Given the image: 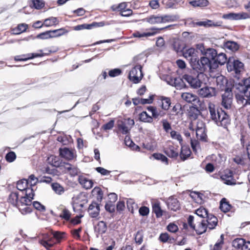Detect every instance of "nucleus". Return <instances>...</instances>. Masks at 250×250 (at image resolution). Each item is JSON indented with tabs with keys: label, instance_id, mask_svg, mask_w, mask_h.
<instances>
[{
	"label": "nucleus",
	"instance_id": "f257e3e1",
	"mask_svg": "<svg viewBox=\"0 0 250 250\" xmlns=\"http://www.w3.org/2000/svg\"><path fill=\"white\" fill-rule=\"evenodd\" d=\"M233 88L237 91L236 98L238 104L250 105V84H248V80L235 83Z\"/></svg>",
	"mask_w": 250,
	"mask_h": 250
},
{
	"label": "nucleus",
	"instance_id": "f03ea898",
	"mask_svg": "<svg viewBox=\"0 0 250 250\" xmlns=\"http://www.w3.org/2000/svg\"><path fill=\"white\" fill-rule=\"evenodd\" d=\"M208 108L209 111L210 118L218 126L227 127L229 124L230 120L228 114L222 109L216 110L215 105L209 103Z\"/></svg>",
	"mask_w": 250,
	"mask_h": 250
},
{
	"label": "nucleus",
	"instance_id": "7ed1b4c3",
	"mask_svg": "<svg viewBox=\"0 0 250 250\" xmlns=\"http://www.w3.org/2000/svg\"><path fill=\"white\" fill-rule=\"evenodd\" d=\"M191 66L194 70L201 74H203V72L207 70L214 68L213 65L211 64L210 60L204 57H201L197 61L195 60L194 62H192Z\"/></svg>",
	"mask_w": 250,
	"mask_h": 250
},
{
	"label": "nucleus",
	"instance_id": "20e7f679",
	"mask_svg": "<svg viewBox=\"0 0 250 250\" xmlns=\"http://www.w3.org/2000/svg\"><path fill=\"white\" fill-rule=\"evenodd\" d=\"M227 67L228 71H234L237 75L243 70L244 64L238 60L229 58L227 62Z\"/></svg>",
	"mask_w": 250,
	"mask_h": 250
},
{
	"label": "nucleus",
	"instance_id": "39448f33",
	"mask_svg": "<svg viewBox=\"0 0 250 250\" xmlns=\"http://www.w3.org/2000/svg\"><path fill=\"white\" fill-rule=\"evenodd\" d=\"M203 75V74L199 73L197 76L194 77L189 74H185L183 75V79L191 88L197 89L201 86L202 82L199 79V77Z\"/></svg>",
	"mask_w": 250,
	"mask_h": 250
},
{
	"label": "nucleus",
	"instance_id": "423d86ee",
	"mask_svg": "<svg viewBox=\"0 0 250 250\" xmlns=\"http://www.w3.org/2000/svg\"><path fill=\"white\" fill-rule=\"evenodd\" d=\"M143 76L141 65H135L130 71L128 75L129 79L134 83H138Z\"/></svg>",
	"mask_w": 250,
	"mask_h": 250
},
{
	"label": "nucleus",
	"instance_id": "0eeeda50",
	"mask_svg": "<svg viewBox=\"0 0 250 250\" xmlns=\"http://www.w3.org/2000/svg\"><path fill=\"white\" fill-rule=\"evenodd\" d=\"M222 105L225 109H230L232 102V93L231 88L228 87L225 89V93L222 95Z\"/></svg>",
	"mask_w": 250,
	"mask_h": 250
},
{
	"label": "nucleus",
	"instance_id": "6e6552de",
	"mask_svg": "<svg viewBox=\"0 0 250 250\" xmlns=\"http://www.w3.org/2000/svg\"><path fill=\"white\" fill-rule=\"evenodd\" d=\"M196 133L197 138L198 139L204 142L207 141V135L206 132L205 125L202 121L197 120Z\"/></svg>",
	"mask_w": 250,
	"mask_h": 250
},
{
	"label": "nucleus",
	"instance_id": "1a4fd4ad",
	"mask_svg": "<svg viewBox=\"0 0 250 250\" xmlns=\"http://www.w3.org/2000/svg\"><path fill=\"white\" fill-rule=\"evenodd\" d=\"M181 97L185 102L193 105H200V101L198 96L190 92L182 93Z\"/></svg>",
	"mask_w": 250,
	"mask_h": 250
},
{
	"label": "nucleus",
	"instance_id": "9d476101",
	"mask_svg": "<svg viewBox=\"0 0 250 250\" xmlns=\"http://www.w3.org/2000/svg\"><path fill=\"white\" fill-rule=\"evenodd\" d=\"M185 81L183 79L180 77L173 78L168 76L166 79L167 83L172 86L176 87L177 89H182L185 87L186 85L184 83Z\"/></svg>",
	"mask_w": 250,
	"mask_h": 250
},
{
	"label": "nucleus",
	"instance_id": "9b49d317",
	"mask_svg": "<svg viewBox=\"0 0 250 250\" xmlns=\"http://www.w3.org/2000/svg\"><path fill=\"white\" fill-rule=\"evenodd\" d=\"M220 178L227 185H233L236 184V180L233 178V173L231 170H225L221 174Z\"/></svg>",
	"mask_w": 250,
	"mask_h": 250
},
{
	"label": "nucleus",
	"instance_id": "f8f14e48",
	"mask_svg": "<svg viewBox=\"0 0 250 250\" xmlns=\"http://www.w3.org/2000/svg\"><path fill=\"white\" fill-rule=\"evenodd\" d=\"M60 154L62 157L67 160H71L76 156L75 150L66 147L60 148Z\"/></svg>",
	"mask_w": 250,
	"mask_h": 250
},
{
	"label": "nucleus",
	"instance_id": "ddd939ff",
	"mask_svg": "<svg viewBox=\"0 0 250 250\" xmlns=\"http://www.w3.org/2000/svg\"><path fill=\"white\" fill-rule=\"evenodd\" d=\"M198 94L204 98H210L216 94L215 89L212 87L205 86L200 89L198 91Z\"/></svg>",
	"mask_w": 250,
	"mask_h": 250
},
{
	"label": "nucleus",
	"instance_id": "4468645a",
	"mask_svg": "<svg viewBox=\"0 0 250 250\" xmlns=\"http://www.w3.org/2000/svg\"><path fill=\"white\" fill-rule=\"evenodd\" d=\"M169 26H168L165 28H160V29L154 28V27L151 28L150 29V30L151 31H152L151 32H140L139 31H135V32H134L132 34V36L134 38H139L152 36L155 35L157 33V32L156 31V30H162V29H164L165 28H167Z\"/></svg>",
	"mask_w": 250,
	"mask_h": 250
},
{
	"label": "nucleus",
	"instance_id": "2eb2a0df",
	"mask_svg": "<svg viewBox=\"0 0 250 250\" xmlns=\"http://www.w3.org/2000/svg\"><path fill=\"white\" fill-rule=\"evenodd\" d=\"M197 51L194 48H189L186 49L183 52V56L190 60V64L191 65L192 62H194L195 60H196L197 57Z\"/></svg>",
	"mask_w": 250,
	"mask_h": 250
},
{
	"label": "nucleus",
	"instance_id": "dca6fc26",
	"mask_svg": "<svg viewBox=\"0 0 250 250\" xmlns=\"http://www.w3.org/2000/svg\"><path fill=\"white\" fill-rule=\"evenodd\" d=\"M147 109L151 113L153 119H159L166 114L165 110L158 109L156 107L150 106L147 107Z\"/></svg>",
	"mask_w": 250,
	"mask_h": 250
},
{
	"label": "nucleus",
	"instance_id": "f3484780",
	"mask_svg": "<svg viewBox=\"0 0 250 250\" xmlns=\"http://www.w3.org/2000/svg\"><path fill=\"white\" fill-rule=\"evenodd\" d=\"M168 208L173 211H176L180 209V206L178 200L173 197H170L167 200Z\"/></svg>",
	"mask_w": 250,
	"mask_h": 250
},
{
	"label": "nucleus",
	"instance_id": "a211bd4d",
	"mask_svg": "<svg viewBox=\"0 0 250 250\" xmlns=\"http://www.w3.org/2000/svg\"><path fill=\"white\" fill-rule=\"evenodd\" d=\"M206 218L205 220L207 223L208 228L209 230L214 229L218 223L217 218L212 214H209Z\"/></svg>",
	"mask_w": 250,
	"mask_h": 250
},
{
	"label": "nucleus",
	"instance_id": "6ab92c4d",
	"mask_svg": "<svg viewBox=\"0 0 250 250\" xmlns=\"http://www.w3.org/2000/svg\"><path fill=\"white\" fill-rule=\"evenodd\" d=\"M80 184L85 189H90L93 187V182L83 175H80L78 178Z\"/></svg>",
	"mask_w": 250,
	"mask_h": 250
},
{
	"label": "nucleus",
	"instance_id": "aec40b11",
	"mask_svg": "<svg viewBox=\"0 0 250 250\" xmlns=\"http://www.w3.org/2000/svg\"><path fill=\"white\" fill-rule=\"evenodd\" d=\"M100 207L96 202H92L89 206L88 211L93 218L97 217L99 213Z\"/></svg>",
	"mask_w": 250,
	"mask_h": 250
},
{
	"label": "nucleus",
	"instance_id": "412c9836",
	"mask_svg": "<svg viewBox=\"0 0 250 250\" xmlns=\"http://www.w3.org/2000/svg\"><path fill=\"white\" fill-rule=\"evenodd\" d=\"M164 152L168 157L171 158H176L178 155L177 148L171 145H169L165 148Z\"/></svg>",
	"mask_w": 250,
	"mask_h": 250
},
{
	"label": "nucleus",
	"instance_id": "4be33fe9",
	"mask_svg": "<svg viewBox=\"0 0 250 250\" xmlns=\"http://www.w3.org/2000/svg\"><path fill=\"white\" fill-rule=\"evenodd\" d=\"M208 229L207 223L204 219L202 220L201 221L198 223L197 226H195L194 230L198 234H202L205 232Z\"/></svg>",
	"mask_w": 250,
	"mask_h": 250
},
{
	"label": "nucleus",
	"instance_id": "5701e85b",
	"mask_svg": "<svg viewBox=\"0 0 250 250\" xmlns=\"http://www.w3.org/2000/svg\"><path fill=\"white\" fill-rule=\"evenodd\" d=\"M227 57L226 54L224 53H219L217 54L216 57L213 61V64L214 68L217 66V64L220 65L224 64L227 62Z\"/></svg>",
	"mask_w": 250,
	"mask_h": 250
},
{
	"label": "nucleus",
	"instance_id": "b1692460",
	"mask_svg": "<svg viewBox=\"0 0 250 250\" xmlns=\"http://www.w3.org/2000/svg\"><path fill=\"white\" fill-rule=\"evenodd\" d=\"M47 161L48 163L53 167H58L62 166V161L57 156L50 155L48 157Z\"/></svg>",
	"mask_w": 250,
	"mask_h": 250
},
{
	"label": "nucleus",
	"instance_id": "393cba45",
	"mask_svg": "<svg viewBox=\"0 0 250 250\" xmlns=\"http://www.w3.org/2000/svg\"><path fill=\"white\" fill-rule=\"evenodd\" d=\"M217 53L214 49L213 48H208L206 51H204V57H207L211 62L214 61Z\"/></svg>",
	"mask_w": 250,
	"mask_h": 250
},
{
	"label": "nucleus",
	"instance_id": "a878e982",
	"mask_svg": "<svg viewBox=\"0 0 250 250\" xmlns=\"http://www.w3.org/2000/svg\"><path fill=\"white\" fill-rule=\"evenodd\" d=\"M144 21L151 24L162 23L160 16L151 15L144 19Z\"/></svg>",
	"mask_w": 250,
	"mask_h": 250
},
{
	"label": "nucleus",
	"instance_id": "bb28decb",
	"mask_svg": "<svg viewBox=\"0 0 250 250\" xmlns=\"http://www.w3.org/2000/svg\"><path fill=\"white\" fill-rule=\"evenodd\" d=\"M64 167L67 171H69V174L72 176L78 175L80 172V170L77 167H72L69 163H65L64 165Z\"/></svg>",
	"mask_w": 250,
	"mask_h": 250
},
{
	"label": "nucleus",
	"instance_id": "cd10ccee",
	"mask_svg": "<svg viewBox=\"0 0 250 250\" xmlns=\"http://www.w3.org/2000/svg\"><path fill=\"white\" fill-rule=\"evenodd\" d=\"M224 47L227 49L235 52L238 50L239 45L235 42L227 41L225 43Z\"/></svg>",
	"mask_w": 250,
	"mask_h": 250
},
{
	"label": "nucleus",
	"instance_id": "c85d7f7f",
	"mask_svg": "<svg viewBox=\"0 0 250 250\" xmlns=\"http://www.w3.org/2000/svg\"><path fill=\"white\" fill-rule=\"evenodd\" d=\"M161 101V107L164 110H167L171 104V100L169 98L161 96L160 97Z\"/></svg>",
	"mask_w": 250,
	"mask_h": 250
},
{
	"label": "nucleus",
	"instance_id": "c756f323",
	"mask_svg": "<svg viewBox=\"0 0 250 250\" xmlns=\"http://www.w3.org/2000/svg\"><path fill=\"white\" fill-rule=\"evenodd\" d=\"M51 188L55 193L59 195L62 194L65 191L64 188L58 183H52Z\"/></svg>",
	"mask_w": 250,
	"mask_h": 250
},
{
	"label": "nucleus",
	"instance_id": "7c9ffc66",
	"mask_svg": "<svg viewBox=\"0 0 250 250\" xmlns=\"http://www.w3.org/2000/svg\"><path fill=\"white\" fill-rule=\"evenodd\" d=\"M139 119L142 122L148 123H151L153 121L152 116H149L146 111H143L139 114Z\"/></svg>",
	"mask_w": 250,
	"mask_h": 250
},
{
	"label": "nucleus",
	"instance_id": "2f4dec72",
	"mask_svg": "<svg viewBox=\"0 0 250 250\" xmlns=\"http://www.w3.org/2000/svg\"><path fill=\"white\" fill-rule=\"evenodd\" d=\"M217 85L218 86V88L223 90L226 87L225 84H228L227 79L222 76H218L216 78V80Z\"/></svg>",
	"mask_w": 250,
	"mask_h": 250
},
{
	"label": "nucleus",
	"instance_id": "473e14b6",
	"mask_svg": "<svg viewBox=\"0 0 250 250\" xmlns=\"http://www.w3.org/2000/svg\"><path fill=\"white\" fill-rule=\"evenodd\" d=\"M107 230L106 223L104 221H100L95 227V230L99 234H103Z\"/></svg>",
	"mask_w": 250,
	"mask_h": 250
},
{
	"label": "nucleus",
	"instance_id": "72a5a7b5",
	"mask_svg": "<svg viewBox=\"0 0 250 250\" xmlns=\"http://www.w3.org/2000/svg\"><path fill=\"white\" fill-rule=\"evenodd\" d=\"M189 3L193 7H206L209 4L208 0H195L190 1Z\"/></svg>",
	"mask_w": 250,
	"mask_h": 250
},
{
	"label": "nucleus",
	"instance_id": "f704fd0d",
	"mask_svg": "<svg viewBox=\"0 0 250 250\" xmlns=\"http://www.w3.org/2000/svg\"><path fill=\"white\" fill-rule=\"evenodd\" d=\"M59 22V21L57 18L51 17L44 20V25L46 27H49L57 25Z\"/></svg>",
	"mask_w": 250,
	"mask_h": 250
},
{
	"label": "nucleus",
	"instance_id": "c9c22d12",
	"mask_svg": "<svg viewBox=\"0 0 250 250\" xmlns=\"http://www.w3.org/2000/svg\"><path fill=\"white\" fill-rule=\"evenodd\" d=\"M190 154L191 151L189 147L186 146H182L181 147L180 157L183 160H185L187 159L188 157L190 156Z\"/></svg>",
	"mask_w": 250,
	"mask_h": 250
},
{
	"label": "nucleus",
	"instance_id": "e433bc0d",
	"mask_svg": "<svg viewBox=\"0 0 250 250\" xmlns=\"http://www.w3.org/2000/svg\"><path fill=\"white\" fill-rule=\"evenodd\" d=\"M40 243L47 249H49L54 244V243L52 241V239L51 238L49 239L47 238V235H44L43 239L40 240Z\"/></svg>",
	"mask_w": 250,
	"mask_h": 250
},
{
	"label": "nucleus",
	"instance_id": "4c0bfd02",
	"mask_svg": "<svg viewBox=\"0 0 250 250\" xmlns=\"http://www.w3.org/2000/svg\"><path fill=\"white\" fill-rule=\"evenodd\" d=\"M51 35V38H57L64 35L67 33V31L64 28H62L58 29L50 30Z\"/></svg>",
	"mask_w": 250,
	"mask_h": 250
},
{
	"label": "nucleus",
	"instance_id": "58836bf2",
	"mask_svg": "<svg viewBox=\"0 0 250 250\" xmlns=\"http://www.w3.org/2000/svg\"><path fill=\"white\" fill-rule=\"evenodd\" d=\"M245 242V240L242 238L235 239L232 241V246L236 249L243 250Z\"/></svg>",
	"mask_w": 250,
	"mask_h": 250
},
{
	"label": "nucleus",
	"instance_id": "ea45409f",
	"mask_svg": "<svg viewBox=\"0 0 250 250\" xmlns=\"http://www.w3.org/2000/svg\"><path fill=\"white\" fill-rule=\"evenodd\" d=\"M199 26H204L206 27L210 26H219L221 25V23L219 22H214L210 20H206L205 21H199L197 23Z\"/></svg>",
	"mask_w": 250,
	"mask_h": 250
},
{
	"label": "nucleus",
	"instance_id": "a19ab883",
	"mask_svg": "<svg viewBox=\"0 0 250 250\" xmlns=\"http://www.w3.org/2000/svg\"><path fill=\"white\" fill-rule=\"evenodd\" d=\"M18 199V194L17 192H12L8 198V202L12 204L13 206H18L19 201Z\"/></svg>",
	"mask_w": 250,
	"mask_h": 250
},
{
	"label": "nucleus",
	"instance_id": "79ce46f5",
	"mask_svg": "<svg viewBox=\"0 0 250 250\" xmlns=\"http://www.w3.org/2000/svg\"><path fill=\"white\" fill-rule=\"evenodd\" d=\"M190 196L194 200L196 203L201 204L203 201V194L197 192H191Z\"/></svg>",
	"mask_w": 250,
	"mask_h": 250
},
{
	"label": "nucleus",
	"instance_id": "37998d69",
	"mask_svg": "<svg viewBox=\"0 0 250 250\" xmlns=\"http://www.w3.org/2000/svg\"><path fill=\"white\" fill-rule=\"evenodd\" d=\"M126 205L128 210L132 213L134 212V210L137 209L138 208L137 204L135 203L132 199H127Z\"/></svg>",
	"mask_w": 250,
	"mask_h": 250
},
{
	"label": "nucleus",
	"instance_id": "c03bdc74",
	"mask_svg": "<svg viewBox=\"0 0 250 250\" xmlns=\"http://www.w3.org/2000/svg\"><path fill=\"white\" fill-rule=\"evenodd\" d=\"M28 27L27 24L25 23H21L17 26V28L13 29V33L14 34L18 35L26 31Z\"/></svg>",
	"mask_w": 250,
	"mask_h": 250
},
{
	"label": "nucleus",
	"instance_id": "a18cd8bd",
	"mask_svg": "<svg viewBox=\"0 0 250 250\" xmlns=\"http://www.w3.org/2000/svg\"><path fill=\"white\" fill-rule=\"evenodd\" d=\"M162 23H166L168 22H172L176 21L178 17L174 15H163L160 16Z\"/></svg>",
	"mask_w": 250,
	"mask_h": 250
},
{
	"label": "nucleus",
	"instance_id": "49530a36",
	"mask_svg": "<svg viewBox=\"0 0 250 250\" xmlns=\"http://www.w3.org/2000/svg\"><path fill=\"white\" fill-rule=\"evenodd\" d=\"M118 128L123 134H127L130 130L129 127L127 125L124 121H119L118 123Z\"/></svg>",
	"mask_w": 250,
	"mask_h": 250
},
{
	"label": "nucleus",
	"instance_id": "de8ad7c7",
	"mask_svg": "<svg viewBox=\"0 0 250 250\" xmlns=\"http://www.w3.org/2000/svg\"><path fill=\"white\" fill-rule=\"evenodd\" d=\"M152 210L157 218L163 215V211L161 208L159 203H156L152 205Z\"/></svg>",
	"mask_w": 250,
	"mask_h": 250
},
{
	"label": "nucleus",
	"instance_id": "09e8293b",
	"mask_svg": "<svg viewBox=\"0 0 250 250\" xmlns=\"http://www.w3.org/2000/svg\"><path fill=\"white\" fill-rule=\"evenodd\" d=\"M231 206L228 202H226V199H222L220 202V208L223 212H226L230 209Z\"/></svg>",
	"mask_w": 250,
	"mask_h": 250
},
{
	"label": "nucleus",
	"instance_id": "8fccbe9b",
	"mask_svg": "<svg viewBox=\"0 0 250 250\" xmlns=\"http://www.w3.org/2000/svg\"><path fill=\"white\" fill-rule=\"evenodd\" d=\"M32 199H31L30 198L25 196L22 197L19 201V204L21 207H23L24 206H31Z\"/></svg>",
	"mask_w": 250,
	"mask_h": 250
},
{
	"label": "nucleus",
	"instance_id": "3c124183",
	"mask_svg": "<svg viewBox=\"0 0 250 250\" xmlns=\"http://www.w3.org/2000/svg\"><path fill=\"white\" fill-rule=\"evenodd\" d=\"M28 182L25 179L19 181L17 184V189L21 191H24L27 188Z\"/></svg>",
	"mask_w": 250,
	"mask_h": 250
},
{
	"label": "nucleus",
	"instance_id": "603ef678",
	"mask_svg": "<svg viewBox=\"0 0 250 250\" xmlns=\"http://www.w3.org/2000/svg\"><path fill=\"white\" fill-rule=\"evenodd\" d=\"M93 195L96 196L97 199L101 201L103 198V191L99 187H95L92 191Z\"/></svg>",
	"mask_w": 250,
	"mask_h": 250
},
{
	"label": "nucleus",
	"instance_id": "864d4df0",
	"mask_svg": "<svg viewBox=\"0 0 250 250\" xmlns=\"http://www.w3.org/2000/svg\"><path fill=\"white\" fill-rule=\"evenodd\" d=\"M195 213L198 216L202 218L207 217L209 215L208 210L203 207H200L196 209Z\"/></svg>",
	"mask_w": 250,
	"mask_h": 250
},
{
	"label": "nucleus",
	"instance_id": "5fc2aeb1",
	"mask_svg": "<svg viewBox=\"0 0 250 250\" xmlns=\"http://www.w3.org/2000/svg\"><path fill=\"white\" fill-rule=\"evenodd\" d=\"M21 214L25 215L27 213H30L32 211V206H24L23 207L20 206L19 204L18 206L17 207Z\"/></svg>",
	"mask_w": 250,
	"mask_h": 250
},
{
	"label": "nucleus",
	"instance_id": "6e6d98bb",
	"mask_svg": "<svg viewBox=\"0 0 250 250\" xmlns=\"http://www.w3.org/2000/svg\"><path fill=\"white\" fill-rule=\"evenodd\" d=\"M173 48L176 52H178L182 50L183 46L182 45L181 41L177 40L173 42Z\"/></svg>",
	"mask_w": 250,
	"mask_h": 250
},
{
	"label": "nucleus",
	"instance_id": "4d7b16f0",
	"mask_svg": "<svg viewBox=\"0 0 250 250\" xmlns=\"http://www.w3.org/2000/svg\"><path fill=\"white\" fill-rule=\"evenodd\" d=\"M170 134L171 137L173 139L177 140V141H178L179 142V143L180 144L182 142V141H183L182 137L179 133H178V132H177L176 131L172 130L170 132Z\"/></svg>",
	"mask_w": 250,
	"mask_h": 250
},
{
	"label": "nucleus",
	"instance_id": "13d9d810",
	"mask_svg": "<svg viewBox=\"0 0 250 250\" xmlns=\"http://www.w3.org/2000/svg\"><path fill=\"white\" fill-rule=\"evenodd\" d=\"M37 38L42 40H46L51 38L50 30L38 34Z\"/></svg>",
	"mask_w": 250,
	"mask_h": 250
},
{
	"label": "nucleus",
	"instance_id": "bf43d9fd",
	"mask_svg": "<svg viewBox=\"0 0 250 250\" xmlns=\"http://www.w3.org/2000/svg\"><path fill=\"white\" fill-rule=\"evenodd\" d=\"M233 161L237 164L245 165L246 164V160L241 156H237L233 158Z\"/></svg>",
	"mask_w": 250,
	"mask_h": 250
},
{
	"label": "nucleus",
	"instance_id": "052dcab7",
	"mask_svg": "<svg viewBox=\"0 0 250 250\" xmlns=\"http://www.w3.org/2000/svg\"><path fill=\"white\" fill-rule=\"evenodd\" d=\"M153 156L155 159L161 160L162 162L165 163L167 165L168 164V159L164 155L160 153H155Z\"/></svg>",
	"mask_w": 250,
	"mask_h": 250
},
{
	"label": "nucleus",
	"instance_id": "680f3d73",
	"mask_svg": "<svg viewBox=\"0 0 250 250\" xmlns=\"http://www.w3.org/2000/svg\"><path fill=\"white\" fill-rule=\"evenodd\" d=\"M70 216L71 213L66 208H63L62 214H60V217L66 220H69L70 218Z\"/></svg>",
	"mask_w": 250,
	"mask_h": 250
},
{
	"label": "nucleus",
	"instance_id": "e2e57ef3",
	"mask_svg": "<svg viewBox=\"0 0 250 250\" xmlns=\"http://www.w3.org/2000/svg\"><path fill=\"white\" fill-rule=\"evenodd\" d=\"M33 7L35 9H41L44 6V3L42 0H32Z\"/></svg>",
	"mask_w": 250,
	"mask_h": 250
},
{
	"label": "nucleus",
	"instance_id": "0e129e2a",
	"mask_svg": "<svg viewBox=\"0 0 250 250\" xmlns=\"http://www.w3.org/2000/svg\"><path fill=\"white\" fill-rule=\"evenodd\" d=\"M224 241V235L222 234L220 239L214 246L213 250H220L222 248Z\"/></svg>",
	"mask_w": 250,
	"mask_h": 250
},
{
	"label": "nucleus",
	"instance_id": "69168bd1",
	"mask_svg": "<svg viewBox=\"0 0 250 250\" xmlns=\"http://www.w3.org/2000/svg\"><path fill=\"white\" fill-rule=\"evenodd\" d=\"M26 180L28 182V184H30L31 186H35L38 182V179L33 174L29 176L28 180Z\"/></svg>",
	"mask_w": 250,
	"mask_h": 250
},
{
	"label": "nucleus",
	"instance_id": "338daca9",
	"mask_svg": "<svg viewBox=\"0 0 250 250\" xmlns=\"http://www.w3.org/2000/svg\"><path fill=\"white\" fill-rule=\"evenodd\" d=\"M223 17L224 18H226V19H228L239 20V13H229L228 14L224 15Z\"/></svg>",
	"mask_w": 250,
	"mask_h": 250
},
{
	"label": "nucleus",
	"instance_id": "774afa93",
	"mask_svg": "<svg viewBox=\"0 0 250 250\" xmlns=\"http://www.w3.org/2000/svg\"><path fill=\"white\" fill-rule=\"evenodd\" d=\"M16 158V154L13 151L8 153L5 156V159L8 162H13L15 160Z\"/></svg>",
	"mask_w": 250,
	"mask_h": 250
}]
</instances>
